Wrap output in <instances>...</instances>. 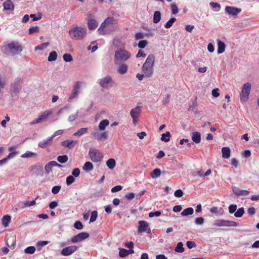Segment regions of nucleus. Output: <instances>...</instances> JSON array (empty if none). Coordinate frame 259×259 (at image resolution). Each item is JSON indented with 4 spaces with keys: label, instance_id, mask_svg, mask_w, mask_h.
<instances>
[{
    "label": "nucleus",
    "instance_id": "1a4fd4ad",
    "mask_svg": "<svg viewBox=\"0 0 259 259\" xmlns=\"http://www.w3.org/2000/svg\"><path fill=\"white\" fill-rule=\"evenodd\" d=\"M82 82L78 81L74 85L71 94L69 97V100H71L73 99L77 98L79 93H80V89L81 87Z\"/></svg>",
    "mask_w": 259,
    "mask_h": 259
},
{
    "label": "nucleus",
    "instance_id": "774afa93",
    "mask_svg": "<svg viewBox=\"0 0 259 259\" xmlns=\"http://www.w3.org/2000/svg\"><path fill=\"white\" fill-rule=\"evenodd\" d=\"M114 21V19L113 17H109L104 20V22H105V23H106L107 25H108L109 24L113 23Z\"/></svg>",
    "mask_w": 259,
    "mask_h": 259
},
{
    "label": "nucleus",
    "instance_id": "0e129e2a",
    "mask_svg": "<svg viewBox=\"0 0 259 259\" xmlns=\"http://www.w3.org/2000/svg\"><path fill=\"white\" fill-rule=\"evenodd\" d=\"M61 188V187L60 186H55L52 188V192L54 194H56L59 193Z\"/></svg>",
    "mask_w": 259,
    "mask_h": 259
},
{
    "label": "nucleus",
    "instance_id": "37998d69",
    "mask_svg": "<svg viewBox=\"0 0 259 259\" xmlns=\"http://www.w3.org/2000/svg\"><path fill=\"white\" fill-rule=\"evenodd\" d=\"M176 21V19L174 17L170 18L164 25V27L165 28H170L173 23Z\"/></svg>",
    "mask_w": 259,
    "mask_h": 259
},
{
    "label": "nucleus",
    "instance_id": "49530a36",
    "mask_svg": "<svg viewBox=\"0 0 259 259\" xmlns=\"http://www.w3.org/2000/svg\"><path fill=\"white\" fill-rule=\"evenodd\" d=\"M170 8H171V14L172 15H176L178 13V12H179L178 7L175 3L171 4Z\"/></svg>",
    "mask_w": 259,
    "mask_h": 259
},
{
    "label": "nucleus",
    "instance_id": "dca6fc26",
    "mask_svg": "<svg viewBox=\"0 0 259 259\" xmlns=\"http://www.w3.org/2000/svg\"><path fill=\"white\" fill-rule=\"evenodd\" d=\"M6 245L11 249H14L16 246V236L14 235H10L5 239Z\"/></svg>",
    "mask_w": 259,
    "mask_h": 259
},
{
    "label": "nucleus",
    "instance_id": "4468645a",
    "mask_svg": "<svg viewBox=\"0 0 259 259\" xmlns=\"http://www.w3.org/2000/svg\"><path fill=\"white\" fill-rule=\"evenodd\" d=\"M89 237V234L87 232H81L76 235L74 236L71 238V242L73 243L80 242L83 240L88 238Z\"/></svg>",
    "mask_w": 259,
    "mask_h": 259
},
{
    "label": "nucleus",
    "instance_id": "6ab92c4d",
    "mask_svg": "<svg viewBox=\"0 0 259 259\" xmlns=\"http://www.w3.org/2000/svg\"><path fill=\"white\" fill-rule=\"evenodd\" d=\"M232 191L234 194L238 196H246L249 193V192L247 190H243L240 189L239 188L235 186L232 187Z\"/></svg>",
    "mask_w": 259,
    "mask_h": 259
},
{
    "label": "nucleus",
    "instance_id": "423d86ee",
    "mask_svg": "<svg viewBox=\"0 0 259 259\" xmlns=\"http://www.w3.org/2000/svg\"><path fill=\"white\" fill-rule=\"evenodd\" d=\"M99 84L100 86L103 88L108 89L113 87L115 82L111 76L107 75L100 79Z\"/></svg>",
    "mask_w": 259,
    "mask_h": 259
},
{
    "label": "nucleus",
    "instance_id": "2eb2a0df",
    "mask_svg": "<svg viewBox=\"0 0 259 259\" xmlns=\"http://www.w3.org/2000/svg\"><path fill=\"white\" fill-rule=\"evenodd\" d=\"M77 249V247L75 245L70 246L63 248L61 250V253L62 255L68 256L74 252Z\"/></svg>",
    "mask_w": 259,
    "mask_h": 259
},
{
    "label": "nucleus",
    "instance_id": "2f4dec72",
    "mask_svg": "<svg viewBox=\"0 0 259 259\" xmlns=\"http://www.w3.org/2000/svg\"><path fill=\"white\" fill-rule=\"evenodd\" d=\"M30 168L32 170H36L37 172V174H41L42 175L44 171V168L42 166L40 165H31Z\"/></svg>",
    "mask_w": 259,
    "mask_h": 259
},
{
    "label": "nucleus",
    "instance_id": "f03ea898",
    "mask_svg": "<svg viewBox=\"0 0 259 259\" xmlns=\"http://www.w3.org/2000/svg\"><path fill=\"white\" fill-rule=\"evenodd\" d=\"M154 62V55L153 54L148 55L142 67V71L146 77H150L152 75Z\"/></svg>",
    "mask_w": 259,
    "mask_h": 259
},
{
    "label": "nucleus",
    "instance_id": "9b49d317",
    "mask_svg": "<svg viewBox=\"0 0 259 259\" xmlns=\"http://www.w3.org/2000/svg\"><path fill=\"white\" fill-rule=\"evenodd\" d=\"M138 232L142 233L143 232H146L148 234L151 233V229L149 227V224L147 222L144 221H140L139 222Z\"/></svg>",
    "mask_w": 259,
    "mask_h": 259
},
{
    "label": "nucleus",
    "instance_id": "ea45409f",
    "mask_svg": "<svg viewBox=\"0 0 259 259\" xmlns=\"http://www.w3.org/2000/svg\"><path fill=\"white\" fill-rule=\"evenodd\" d=\"M68 160V157L66 155H60L57 157V160L61 163H66Z\"/></svg>",
    "mask_w": 259,
    "mask_h": 259
},
{
    "label": "nucleus",
    "instance_id": "de8ad7c7",
    "mask_svg": "<svg viewBox=\"0 0 259 259\" xmlns=\"http://www.w3.org/2000/svg\"><path fill=\"white\" fill-rule=\"evenodd\" d=\"M50 43L49 42H46L40 44V45H38L37 46L35 47V50L36 51L37 50H43L44 49L46 48L48 46H49Z\"/></svg>",
    "mask_w": 259,
    "mask_h": 259
},
{
    "label": "nucleus",
    "instance_id": "13d9d810",
    "mask_svg": "<svg viewBox=\"0 0 259 259\" xmlns=\"http://www.w3.org/2000/svg\"><path fill=\"white\" fill-rule=\"evenodd\" d=\"M80 172V169L79 168H75L73 169L72 171V173H71L72 176L73 177L77 178L79 176Z\"/></svg>",
    "mask_w": 259,
    "mask_h": 259
},
{
    "label": "nucleus",
    "instance_id": "a211bd4d",
    "mask_svg": "<svg viewBox=\"0 0 259 259\" xmlns=\"http://www.w3.org/2000/svg\"><path fill=\"white\" fill-rule=\"evenodd\" d=\"M77 144V141L75 140H66L61 143V145L65 148L72 149Z\"/></svg>",
    "mask_w": 259,
    "mask_h": 259
},
{
    "label": "nucleus",
    "instance_id": "8fccbe9b",
    "mask_svg": "<svg viewBox=\"0 0 259 259\" xmlns=\"http://www.w3.org/2000/svg\"><path fill=\"white\" fill-rule=\"evenodd\" d=\"M98 217V212L97 210H94L91 213V216L90 220V223L95 222Z\"/></svg>",
    "mask_w": 259,
    "mask_h": 259
},
{
    "label": "nucleus",
    "instance_id": "7c9ffc66",
    "mask_svg": "<svg viewBox=\"0 0 259 259\" xmlns=\"http://www.w3.org/2000/svg\"><path fill=\"white\" fill-rule=\"evenodd\" d=\"M161 20V13L156 11L154 13L153 21L154 23H158Z\"/></svg>",
    "mask_w": 259,
    "mask_h": 259
},
{
    "label": "nucleus",
    "instance_id": "473e14b6",
    "mask_svg": "<svg viewBox=\"0 0 259 259\" xmlns=\"http://www.w3.org/2000/svg\"><path fill=\"white\" fill-rule=\"evenodd\" d=\"M106 165L110 169H113L116 165V161L114 159L110 158L106 161Z\"/></svg>",
    "mask_w": 259,
    "mask_h": 259
},
{
    "label": "nucleus",
    "instance_id": "393cba45",
    "mask_svg": "<svg viewBox=\"0 0 259 259\" xmlns=\"http://www.w3.org/2000/svg\"><path fill=\"white\" fill-rule=\"evenodd\" d=\"M192 139L193 142L198 144L201 141V135L200 133L194 132L192 133Z\"/></svg>",
    "mask_w": 259,
    "mask_h": 259
},
{
    "label": "nucleus",
    "instance_id": "412c9836",
    "mask_svg": "<svg viewBox=\"0 0 259 259\" xmlns=\"http://www.w3.org/2000/svg\"><path fill=\"white\" fill-rule=\"evenodd\" d=\"M52 143V137H49L47 139L43 140L38 143V146L42 148H45L48 146H50Z\"/></svg>",
    "mask_w": 259,
    "mask_h": 259
},
{
    "label": "nucleus",
    "instance_id": "4be33fe9",
    "mask_svg": "<svg viewBox=\"0 0 259 259\" xmlns=\"http://www.w3.org/2000/svg\"><path fill=\"white\" fill-rule=\"evenodd\" d=\"M3 5L5 10L13 11L14 9V5L11 0H7Z\"/></svg>",
    "mask_w": 259,
    "mask_h": 259
},
{
    "label": "nucleus",
    "instance_id": "72a5a7b5",
    "mask_svg": "<svg viewBox=\"0 0 259 259\" xmlns=\"http://www.w3.org/2000/svg\"><path fill=\"white\" fill-rule=\"evenodd\" d=\"M88 128L87 127H83L79 129L76 132L73 134L74 136L80 137L87 133Z\"/></svg>",
    "mask_w": 259,
    "mask_h": 259
},
{
    "label": "nucleus",
    "instance_id": "09e8293b",
    "mask_svg": "<svg viewBox=\"0 0 259 259\" xmlns=\"http://www.w3.org/2000/svg\"><path fill=\"white\" fill-rule=\"evenodd\" d=\"M35 250L36 249L34 246H31L26 247L24 250V252L25 253L32 254L34 253Z\"/></svg>",
    "mask_w": 259,
    "mask_h": 259
},
{
    "label": "nucleus",
    "instance_id": "603ef678",
    "mask_svg": "<svg viewBox=\"0 0 259 259\" xmlns=\"http://www.w3.org/2000/svg\"><path fill=\"white\" fill-rule=\"evenodd\" d=\"M63 60L66 62H70L73 61L72 56L69 54H65L63 56Z\"/></svg>",
    "mask_w": 259,
    "mask_h": 259
},
{
    "label": "nucleus",
    "instance_id": "680f3d73",
    "mask_svg": "<svg viewBox=\"0 0 259 259\" xmlns=\"http://www.w3.org/2000/svg\"><path fill=\"white\" fill-rule=\"evenodd\" d=\"M237 209V205L236 204H231L229 206V212L230 213H235Z\"/></svg>",
    "mask_w": 259,
    "mask_h": 259
},
{
    "label": "nucleus",
    "instance_id": "052dcab7",
    "mask_svg": "<svg viewBox=\"0 0 259 259\" xmlns=\"http://www.w3.org/2000/svg\"><path fill=\"white\" fill-rule=\"evenodd\" d=\"M186 245L189 249H191L196 246V243L194 241H188L186 243Z\"/></svg>",
    "mask_w": 259,
    "mask_h": 259
},
{
    "label": "nucleus",
    "instance_id": "bf43d9fd",
    "mask_svg": "<svg viewBox=\"0 0 259 259\" xmlns=\"http://www.w3.org/2000/svg\"><path fill=\"white\" fill-rule=\"evenodd\" d=\"M74 227L77 230H81L83 228V225L81 222L77 221L74 224Z\"/></svg>",
    "mask_w": 259,
    "mask_h": 259
},
{
    "label": "nucleus",
    "instance_id": "7ed1b4c3",
    "mask_svg": "<svg viewBox=\"0 0 259 259\" xmlns=\"http://www.w3.org/2000/svg\"><path fill=\"white\" fill-rule=\"evenodd\" d=\"M87 34V28L81 26H75L69 30L70 37L74 40H82L85 37Z\"/></svg>",
    "mask_w": 259,
    "mask_h": 259
},
{
    "label": "nucleus",
    "instance_id": "f257e3e1",
    "mask_svg": "<svg viewBox=\"0 0 259 259\" xmlns=\"http://www.w3.org/2000/svg\"><path fill=\"white\" fill-rule=\"evenodd\" d=\"M1 51L7 55H14L20 53L22 46L17 41L13 42L1 47Z\"/></svg>",
    "mask_w": 259,
    "mask_h": 259
},
{
    "label": "nucleus",
    "instance_id": "c03bdc74",
    "mask_svg": "<svg viewBox=\"0 0 259 259\" xmlns=\"http://www.w3.org/2000/svg\"><path fill=\"white\" fill-rule=\"evenodd\" d=\"M53 167V165L52 161H50L45 165V168L47 174H49L52 171V168Z\"/></svg>",
    "mask_w": 259,
    "mask_h": 259
},
{
    "label": "nucleus",
    "instance_id": "58836bf2",
    "mask_svg": "<svg viewBox=\"0 0 259 259\" xmlns=\"http://www.w3.org/2000/svg\"><path fill=\"white\" fill-rule=\"evenodd\" d=\"M37 156V154L36 153H34L29 151H26L25 153L23 154L21 157L22 158H30L35 157Z\"/></svg>",
    "mask_w": 259,
    "mask_h": 259
},
{
    "label": "nucleus",
    "instance_id": "3c124183",
    "mask_svg": "<svg viewBox=\"0 0 259 259\" xmlns=\"http://www.w3.org/2000/svg\"><path fill=\"white\" fill-rule=\"evenodd\" d=\"M128 255L127 250L124 248H119V255L121 257H124Z\"/></svg>",
    "mask_w": 259,
    "mask_h": 259
},
{
    "label": "nucleus",
    "instance_id": "c9c22d12",
    "mask_svg": "<svg viewBox=\"0 0 259 259\" xmlns=\"http://www.w3.org/2000/svg\"><path fill=\"white\" fill-rule=\"evenodd\" d=\"M58 54L56 51H52L49 54L48 60L49 62L54 61L57 59Z\"/></svg>",
    "mask_w": 259,
    "mask_h": 259
},
{
    "label": "nucleus",
    "instance_id": "a19ab883",
    "mask_svg": "<svg viewBox=\"0 0 259 259\" xmlns=\"http://www.w3.org/2000/svg\"><path fill=\"white\" fill-rule=\"evenodd\" d=\"M209 5L215 11L218 12L220 11L221 5L219 3L212 2L210 3Z\"/></svg>",
    "mask_w": 259,
    "mask_h": 259
},
{
    "label": "nucleus",
    "instance_id": "0eeeda50",
    "mask_svg": "<svg viewBox=\"0 0 259 259\" xmlns=\"http://www.w3.org/2000/svg\"><path fill=\"white\" fill-rule=\"evenodd\" d=\"M89 155L91 159L95 162L101 161L103 158V155L98 150L91 148L89 152Z\"/></svg>",
    "mask_w": 259,
    "mask_h": 259
},
{
    "label": "nucleus",
    "instance_id": "e2e57ef3",
    "mask_svg": "<svg viewBox=\"0 0 259 259\" xmlns=\"http://www.w3.org/2000/svg\"><path fill=\"white\" fill-rule=\"evenodd\" d=\"M161 213L160 211H156L154 212H150L149 213V217L150 218H153L154 217H159Z\"/></svg>",
    "mask_w": 259,
    "mask_h": 259
},
{
    "label": "nucleus",
    "instance_id": "f8f14e48",
    "mask_svg": "<svg viewBox=\"0 0 259 259\" xmlns=\"http://www.w3.org/2000/svg\"><path fill=\"white\" fill-rule=\"evenodd\" d=\"M87 25L90 30H95L98 26L97 21L93 18V15L92 14H89L88 16Z\"/></svg>",
    "mask_w": 259,
    "mask_h": 259
},
{
    "label": "nucleus",
    "instance_id": "ddd939ff",
    "mask_svg": "<svg viewBox=\"0 0 259 259\" xmlns=\"http://www.w3.org/2000/svg\"><path fill=\"white\" fill-rule=\"evenodd\" d=\"M91 136L92 138H94L98 141H104L107 139L108 135L107 132H104L101 133L97 132L92 133Z\"/></svg>",
    "mask_w": 259,
    "mask_h": 259
},
{
    "label": "nucleus",
    "instance_id": "20e7f679",
    "mask_svg": "<svg viewBox=\"0 0 259 259\" xmlns=\"http://www.w3.org/2000/svg\"><path fill=\"white\" fill-rule=\"evenodd\" d=\"M131 56V53L127 51L122 48L118 49L115 52L114 63H123L130 59Z\"/></svg>",
    "mask_w": 259,
    "mask_h": 259
},
{
    "label": "nucleus",
    "instance_id": "bb28decb",
    "mask_svg": "<svg viewBox=\"0 0 259 259\" xmlns=\"http://www.w3.org/2000/svg\"><path fill=\"white\" fill-rule=\"evenodd\" d=\"M93 168H94L93 164H92V162H91L90 161L86 162L84 164L83 166H82L83 170H84V171H85L87 172H89V171L92 170L93 169Z\"/></svg>",
    "mask_w": 259,
    "mask_h": 259
},
{
    "label": "nucleus",
    "instance_id": "6e6552de",
    "mask_svg": "<svg viewBox=\"0 0 259 259\" xmlns=\"http://www.w3.org/2000/svg\"><path fill=\"white\" fill-rule=\"evenodd\" d=\"M213 226L216 227H237L238 224L232 221H227L225 220L220 219L216 220L213 223Z\"/></svg>",
    "mask_w": 259,
    "mask_h": 259
},
{
    "label": "nucleus",
    "instance_id": "b1692460",
    "mask_svg": "<svg viewBox=\"0 0 259 259\" xmlns=\"http://www.w3.org/2000/svg\"><path fill=\"white\" fill-rule=\"evenodd\" d=\"M140 107L137 106L136 107L132 109L130 112V115L132 118H138L140 113Z\"/></svg>",
    "mask_w": 259,
    "mask_h": 259
},
{
    "label": "nucleus",
    "instance_id": "338daca9",
    "mask_svg": "<svg viewBox=\"0 0 259 259\" xmlns=\"http://www.w3.org/2000/svg\"><path fill=\"white\" fill-rule=\"evenodd\" d=\"M184 193H183V192L182 191V190L181 189H178V190H177L175 193H174V195L176 197H178V198H180V197H181L183 196Z\"/></svg>",
    "mask_w": 259,
    "mask_h": 259
},
{
    "label": "nucleus",
    "instance_id": "c85d7f7f",
    "mask_svg": "<svg viewBox=\"0 0 259 259\" xmlns=\"http://www.w3.org/2000/svg\"><path fill=\"white\" fill-rule=\"evenodd\" d=\"M161 171L159 168H155L151 172V177L152 179H155L160 176Z\"/></svg>",
    "mask_w": 259,
    "mask_h": 259
},
{
    "label": "nucleus",
    "instance_id": "cd10ccee",
    "mask_svg": "<svg viewBox=\"0 0 259 259\" xmlns=\"http://www.w3.org/2000/svg\"><path fill=\"white\" fill-rule=\"evenodd\" d=\"M11 217L9 215H4L2 219V225L5 227H7L9 226L11 222Z\"/></svg>",
    "mask_w": 259,
    "mask_h": 259
},
{
    "label": "nucleus",
    "instance_id": "f704fd0d",
    "mask_svg": "<svg viewBox=\"0 0 259 259\" xmlns=\"http://www.w3.org/2000/svg\"><path fill=\"white\" fill-rule=\"evenodd\" d=\"M194 212V209L192 207H188L185 209L182 212L181 215L182 216H188L191 215Z\"/></svg>",
    "mask_w": 259,
    "mask_h": 259
},
{
    "label": "nucleus",
    "instance_id": "4d7b16f0",
    "mask_svg": "<svg viewBox=\"0 0 259 259\" xmlns=\"http://www.w3.org/2000/svg\"><path fill=\"white\" fill-rule=\"evenodd\" d=\"M28 31V33L29 34H32L34 33L38 32L39 31V28L37 26L34 27H31L29 28Z\"/></svg>",
    "mask_w": 259,
    "mask_h": 259
},
{
    "label": "nucleus",
    "instance_id": "5fc2aeb1",
    "mask_svg": "<svg viewBox=\"0 0 259 259\" xmlns=\"http://www.w3.org/2000/svg\"><path fill=\"white\" fill-rule=\"evenodd\" d=\"M75 181L74 178L72 176H69L66 178V183L67 186L72 184Z\"/></svg>",
    "mask_w": 259,
    "mask_h": 259
},
{
    "label": "nucleus",
    "instance_id": "c756f323",
    "mask_svg": "<svg viewBox=\"0 0 259 259\" xmlns=\"http://www.w3.org/2000/svg\"><path fill=\"white\" fill-rule=\"evenodd\" d=\"M109 124V121L107 119H104L102 120L98 126V128L100 131H104L106 128V127Z\"/></svg>",
    "mask_w": 259,
    "mask_h": 259
},
{
    "label": "nucleus",
    "instance_id": "9d476101",
    "mask_svg": "<svg viewBox=\"0 0 259 259\" xmlns=\"http://www.w3.org/2000/svg\"><path fill=\"white\" fill-rule=\"evenodd\" d=\"M21 79L20 78H17L15 81L11 83V91L15 94L19 93L21 89Z\"/></svg>",
    "mask_w": 259,
    "mask_h": 259
},
{
    "label": "nucleus",
    "instance_id": "864d4df0",
    "mask_svg": "<svg viewBox=\"0 0 259 259\" xmlns=\"http://www.w3.org/2000/svg\"><path fill=\"white\" fill-rule=\"evenodd\" d=\"M38 196H37L36 198H35V199L34 200H32L31 201H26L24 202V205L25 206V207H30V206H33L35 204H36V202H35V200L37 199L38 198Z\"/></svg>",
    "mask_w": 259,
    "mask_h": 259
},
{
    "label": "nucleus",
    "instance_id": "69168bd1",
    "mask_svg": "<svg viewBox=\"0 0 259 259\" xmlns=\"http://www.w3.org/2000/svg\"><path fill=\"white\" fill-rule=\"evenodd\" d=\"M204 219L202 217L197 218L195 220L196 225H201L204 223Z\"/></svg>",
    "mask_w": 259,
    "mask_h": 259
},
{
    "label": "nucleus",
    "instance_id": "e433bc0d",
    "mask_svg": "<svg viewBox=\"0 0 259 259\" xmlns=\"http://www.w3.org/2000/svg\"><path fill=\"white\" fill-rule=\"evenodd\" d=\"M171 135L169 132H166L165 133L161 135V140L165 142L169 141Z\"/></svg>",
    "mask_w": 259,
    "mask_h": 259
},
{
    "label": "nucleus",
    "instance_id": "f3484780",
    "mask_svg": "<svg viewBox=\"0 0 259 259\" xmlns=\"http://www.w3.org/2000/svg\"><path fill=\"white\" fill-rule=\"evenodd\" d=\"M225 11L230 15L236 16L239 13L241 12V9L234 7L226 6L225 8Z\"/></svg>",
    "mask_w": 259,
    "mask_h": 259
},
{
    "label": "nucleus",
    "instance_id": "6e6d98bb",
    "mask_svg": "<svg viewBox=\"0 0 259 259\" xmlns=\"http://www.w3.org/2000/svg\"><path fill=\"white\" fill-rule=\"evenodd\" d=\"M148 45V41L146 40H140L138 46L140 49H144Z\"/></svg>",
    "mask_w": 259,
    "mask_h": 259
},
{
    "label": "nucleus",
    "instance_id": "a18cd8bd",
    "mask_svg": "<svg viewBox=\"0 0 259 259\" xmlns=\"http://www.w3.org/2000/svg\"><path fill=\"white\" fill-rule=\"evenodd\" d=\"M244 213V209L243 207H240L238 209V210L235 212L234 215L236 218H240L241 217Z\"/></svg>",
    "mask_w": 259,
    "mask_h": 259
},
{
    "label": "nucleus",
    "instance_id": "5701e85b",
    "mask_svg": "<svg viewBox=\"0 0 259 259\" xmlns=\"http://www.w3.org/2000/svg\"><path fill=\"white\" fill-rule=\"evenodd\" d=\"M218 43V53L219 54H222L224 52L225 50L226 45L224 42L220 40V39L217 40Z\"/></svg>",
    "mask_w": 259,
    "mask_h": 259
},
{
    "label": "nucleus",
    "instance_id": "79ce46f5",
    "mask_svg": "<svg viewBox=\"0 0 259 259\" xmlns=\"http://www.w3.org/2000/svg\"><path fill=\"white\" fill-rule=\"evenodd\" d=\"M175 250L176 252L182 253L184 251L183 243L181 242H179L177 246L175 247Z\"/></svg>",
    "mask_w": 259,
    "mask_h": 259
},
{
    "label": "nucleus",
    "instance_id": "aec40b11",
    "mask_svg": "<svg viewBox=\"0 0 259 259\" xmlns=\"http://www.w3.org/2000/svg\"><path fill=\"white\" fill-rule=\"evenodd\" d=\"M115 65H118L117 68V72L120 74H125L128 70V66L127 64L123 63H120V64H115Z\"/></svg>",
    "mask_w": 259,
    "mask_h": 259
},
{
    "label": "nucleus",
    "instance_id": "a878e982",
    "mask_svg": "<svg viewBox=\"0 0 259 259\" xmlns=\"http://www.w3.org/2000/svg\"><path fill=\"white\" fill-rule=\"evenodd\" d=\"M222 157L224 158L228 159L230 156V149L229 147H224L222 149Z\"/></svg>",
    "mask_w": 259,
    "mask_h": 259
},
{
    "label": "nucleus",
    "instance_id": "39448f33",
    "mask_svg": "<svg viewBox=\"0 0 259 259\" xmlns=\"http://www.w3.org/2000/svg\"><path fill=\"white\" fill-rule=\"evenodd\" d=\"M251 87V84L249 82L243 84L240 94V100L242 102H245L248 100Z\"/></svg>",
    "mask_w": 259,
    "mask_h": 259
},
{
    "label": "nucleus",
    "instance_id": "4c0bfd02",
    "mask_svg": "<svg viewBox=\"0 0 259 259\" xmlns=\"http://www.w3.org/2000/svg\"><path fill=\"white\" fill-rule=\"evenodd\" d=\"M51 114V111L47 110L42 113L40 115L38 116V118L40 119V122L45 121L47 118Z\"/></svg>",
    "mask_w": 259,
    "mask_h": 259
}]
</instances>
